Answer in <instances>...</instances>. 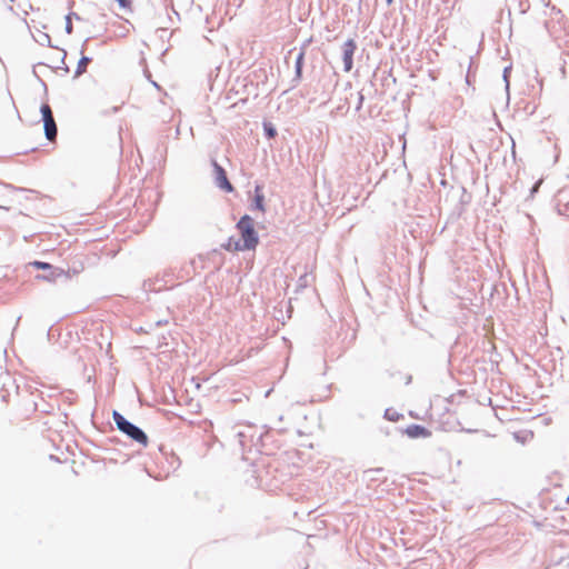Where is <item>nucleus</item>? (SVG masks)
Listing matches in <instances>:
<instances>
[{"label": "nucleus", "mask_w": 569, "mask_h": 569, "mask_svg": "<svg viewBox=\"0 0 569 569\" xmlns=\"http://www.w3.org/2000/svg\"><path fill=\"white\" fill-rule=\"evenodd\" d=\"M357 96H358V100H357L356 111H359L362 108V104L365 101V96H363L362 91H359L357 93Z\"/></svg>", "instance_id": "nucleus-18"}, {"label": "nucleus", "mask_w": 569, "mask_h": 569, "mask_svg": "<svg viewBox=\"0 0 569 569\" xmlns=\"http://www.w3.org/2000/svg\"><path fill=\"white\" fill-rule=\"evenodd\" d=\"M238 239H234V237H230L226 243H222L221 244V248L227 250V251H232L234 250L233 249V244H234V241H237Z\"/></svg>", "instance_id": "nucleus-17"}, {"label": "nucleus", "mask_w": 569, "mask_h": 569, "mask_svg": "<svg viewBox=\"0 0 569 569\" xmlns=\"http://www.w3.org/2000/svg\"><path fill=\"white\" fill-rule=\"evenodd\" d=\"M116 1L118 2L119 7L122 9H129L131 6L130 0H116Z\"/></svg>", "instance_id": "nucleus-20"}, {"label": "nucleus", "mask_w": 569, "mask_h": 569, "mask_svg": "<svg viewBox=\"0 0 569 569\" xmlns=\"http://www.w3.org/2000/svg\"><path fill=\"white\" fill-rule=\"evenodd\" d=\"M211 166L213 169V179L216 186L224 192H232L234 190L232 183L229 181L227 171L224 168L217 162V160H211Z\"/></svg>", "instance_id": "nucleus-6"}, {"label": "nucleus", "mask_w": 569, "mask_h": 569, "mask_svg": "<svg viewBox=\"0 0 569 569\" xmlns=\"http://www.w3.org/2000/svg\"><path fill=\"white\" fill-rule=\"evenodd\" d=\"M88 41H89V39H86L83 44H82V47H81V51H80L81 58L78 61V64H77V68H76V71H74V76H73L74 78H79L84 72H87L88 64L92 61L91 57H88V56L83 54L84 47H86Z\"/></svg>", "instance_id": "nucleus-11"}, {"label": "nucleus", "mask_w": 569, "mask_h": 569, "mask_svg": "<svg viewBox=\"0 0 569 569\" xmlns=\"http://www.w3.org/2000/svg\"><path fill=\"white\" fill-rule=\"evenodd\" d=\"M40 113L43 122L44 136L49 141H53L58 134V127L53 118L51 107L44 102L40 107Z\"/></svg>", "instance_id": "nucleus-5"}, {"label": "nucleus", "mask_w": 569, "mask_h": 569, "mask_svg": "<svg viewBox=\"0 0 569 569\" xmlns=\"http://www.w3.org/2000/svg\"><path fill=\"white\" fill-rule=\"evenodd\" d=\"M263 186L260 183H256L254 186V197L251 203V210H258L260 212L266 211L264 204V194L262 192Z\"/></svg>", "instance_id": "nucleus-10"}, {"label": "nucleus", "mask_w": 569, "mask_h": 569, "mask_svg": "<svg viewBox=\"0 0 569 569\" xmlns=\"http://www.w3.org/2000/svg\"><path fill=\"white\" fill-rule=\"evenodd\" d=\"M566 503L569 505V495L566 498Z\"/></svg>", "instance_id": "nucleus-28"}, {"label": "nucleus", "mask_w": 569, "mask_h": 569, "mask_svg": "<svg viewBox=\"0 0 569 569\" xmlns=\"http://www.w3.org/2000/svg\"><path fill=\"white\" fill-rule=\"evenodd\" d=\"M72 16H76V19L79 20L80 17L76 12H70L66 16V27L64 30L68 34H71L73 31V24H72Z\"/></svg>", "instance_id": "nucleus-15"}, {"label": "nucleus", "mask_w": 569, "mask_h": 569, "mask_svg": "<svg viewBox=\"0 0 569 569\" xmlns=\"http://www.w3.org/2000/svg\"><path fill=\"white\" fill-rule=\"evenodd\" d=\"M262 128H263V134L267 139L271 140L277 137L278 131L272 122L264 120L262 122Z\"/></svg>", "instance_id": "nucleus-12"}, {"label": "nucleus", "mask_w": 569, "mask_h": 569, "mask_svg": "<svg viewBox=\"0 0 569 569\" xmlns=\"http://www.w3.org/2000/svg\"><path fill=\"white\" fill-rule=\"evenodd\" d=\"M557 210H558V213H559L560 216L569 217V203L563 204L562 207H560V206L558 204V209H557Z\"/></svg>", "instance_id": "nucleus-19"}, {"label": "nucleus", "mask_w": 569, "mask_h": 569, "mask_svg": "<svg viewBox=\"0 0 569 569\" xmlns=\"http://www.w3.org/2000/svg\"><path fill=\"white\" fill-rule=\"evenodd\" d=\"M112 420L117 429L126 435L129 439L143 447L148 446L149 439L147 433L140 427L129 421L122 413L113 410Z\"/></svg>", "instance_id": "nucleus-2"}, {"label": "nucleus", "mask_w": 569, "mask_h": 569, "mask_svg": "<svg viewBox=\"0 0 569 569\" xmlns=\"http://www.w3.org/2000/svg\"><path fill=\"white\" fill-rule=\"evenodd\" d=\"M34 40L40 44V46H47V47H50V48H56V49H59L58 47L53 46L51 43V38L48 33L46 32H40V34L34 38Z\"/></svg>", "instance_id": "nucleus-13"}, {"label": "nucleus", "mask_w": 569, "mask_h": 569, "mask_svg": "<svg viewBox=\"0 0 569 569\" xmlns=\"http://www.w3.org/2000/svg\"><path fill=\"white\" fill-rule=\"evenodd\" d=\"M167 323H168V320H166V319L164 320H158V321H156L154 326L156 327H161V326H164Z\"/></svg>", "instance_id": "nucleus-25"}, {"label": "nucleus", "mask_w": 569, "mask_h": 569, "mask_svg": "<svg viewBox=\"0 0 569 569\" xmlns=\"http://www.w3.org/2000/svg\"><path fill=\"white\" fill-rule=\"evenodd\" d=\"M34 410H38V403L33 402Z\"/></svg>", "instance_id": "nucleus-27"}, {"label": "nucleus", "mask_w": 569, "mask_h": 569, "mask_svg": "<svg viewBox=\"0 0 569 569\" xmlns=\"http://www.w3.org/2000/svg\"><path fill=\"white\" fill-rule=\"evenodd\" d=\"M36 67L37 66H33V69H32V73L33 76L37 78V80L42 84V87L44 88V90L47 91V84L46 82L39 77V74L37 73L36 71Z\"/></svg>", "instance_id": "nucleus-21"}, {"label": "nucleus", "mask_w": 569, "mask_h": 569, "mask_svg": "<svg viewBox=\"0 0 569 569\" xmlns=\"http://www.w3.org/2000/svg\"><path fill=\"white\" fill-rule=\"evenodd\" d=\"M387 4H391L393 2V0H386Z\"/></svg>", "instance_id": "nucleus-26"}, {"label": "nucleus", "mask_w": 569, "mask_h": 569, "mask_svg": "<svg viewBox=\"0 0 569 569\" xmlns=\"http://www.w3.org/2000/svg\"><path fill=\"white\" fill-rule=\"evenodd\" d=\"M305 49L306 44L300 49L295 61V76L291 79V88H296L302 79V70L305 66Z\"/></svg>", "instance_id": "nucleus-8"}, {"label": "nucleus", "mask_w": 569, "mask_h": 569, "mask_svg": "<svg viewBox=\"0 0 569 569\" xmlns=\"http://www.w3.org/2000/svg\"><path fill=\"white\" fill-rule=\"evenodd\" d=\"M236 437L243 452L251 451L252 447H256L257 450L259 451L258 447L262 445L263 439V435L261 432L258 433L254 427L252 426H244L242 430H239L236 433Z\"/></svg>", "instance_id": "nucleus-3"}, {"label": "nucleus", "mask_w": 569, "mask_h": 569, "mask_svg": "<svg viewBox=\"0 0 569 569\" xmlns=\"http://www.w3.org/2000/svg\"><path fill=\"white\" fill-rule=\"evenodd\" d=\"M28 267H32V268L42 270V272H44V273L37 274L34 277L37 280L53 282L58 278H61V277H63L66 279L68 278L67 272L63 269L54 267L49 262L34 260V261L29 262Z\"/></svg>", "instance_id": "nucleus-4"}, {"label": "nucleus", "mask_w": 569, "mask_h": 569, "mask_svg": "<svg viewBox=\"0 0 569 569\" xmlns=\"http://www.w3.org/2000/svg\"><path fill=\"white\" fill-rule=\"evenodd\" d=\"M383 417L390 421H398L399 418L402 417V415L392 411L391 409H386Z\"/></svg>", "instance_id": "nucleus-16"}, {"label": "nucleus", "mask_w": 569, "mask_h": 569, "mask_svg": "<svg viewBox=\"0 0 569 569\" xmlns=\"http://www.w3.org/2000/svg\"><path fill=\"white\" fill-rule=\"evenodd\" d=\"M405 433L412 439L427 438L431 436V431L425 426L411 423L405 429Z\"/></svg>", "instance_id": "nucleus-9"}, {"label": "nucleus", "mask_w": 569, "mask_h": 569, "mask_svg": "<svg viewBox=\"0 0 569 569\" xmlns=\"http://www.w3.org/2000/svg\"><path fill=\"white\" fill-rule=\"evenodd\" d=\"M61 51L63 52V56H62V58H61V63H62V64H64L63 70H64L66 72H69V67H68V66L66 64V62H64L66 57H67V51H66V50H63V49H61Z\"/></svg>", "instance_id": "nucleus-23"}, {"label": "nucleus", "mask_w": 569, "mask_h": 569, "mask_svg": "<svg viewBox=\"0 0 569 569\" xmlns=\"http://www.w3.org/2000/svg\"><path fill=\"white\" fill-rule=\"evenodd\" d=\"M385 472L383 468H371L365 471V475L370 480H381V476Z\"/></svg>", "instance_id": "nucleus-14"}, {"label": "nucleus", "mask_w": 569, "mask_h": 569, "mask_svg": "<svg viewBox=\"0 0 569 569\" xmlns=\"http://www.w3.org/2000/svg\"><path fill=\"white\" fill-rule=\"evenodd\" d=\"M357 49V43L353 39H348L342 46V61L343 70L346 72L351 71L353 68V54Z\"/></svg>", "instance_id": "nucleus-7"}, {"label": "nucleus", "mask_w": 569, "mask_h": 569, "mask_svg": "<svg viewBox=\"0 0 569 569\" xmlns=\"http://www.w3.org/2000/svg\"><path fill=\"white\" fill-rule=\"evenodd\" d=\"M2 187L7 188V189H10V190H13V191H26L24 188H18V187H13L12 184H7V183H3L1 184Z\"/></svg>", "instance_id": "nucleus-22"}, {"label": "nucleus", "mask_w": 569, "mask_h": 569, "mask_svg": "<svg viewBox=\"0 0 569 569\" xmlns=\"http://www.w3.org/2000/svg\"><path fill=\"white\" fill-rule=\"evenodd\" d=\"M240 239L234 241V251L254 250L259 243V234L254 228V220L249 214H243L236 223Z\"/></svg>", "instance_id": "nucleus-1"}, {"label": "nucleus", "mask_w": 569, "mask_h": 569, "mask_svg": "<svg viewBox=\"0 0 569 569\" xmlns=\"http://www.w3.org/2000/svg\"><path fill=\"white\" fill-rule=\"evenodd\" d=\"M510 67H506L505 70H503V79L506 81V87L508 88L509 87V81H508V71H509Z\"/></svg>", "instance_id": "nucleus-24"}]
</instances>
